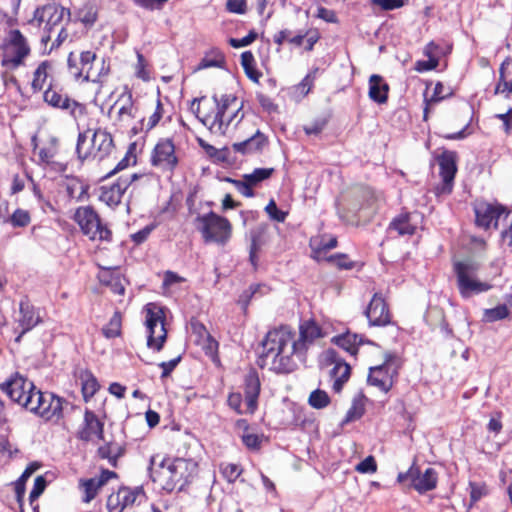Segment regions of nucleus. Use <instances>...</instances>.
Masks as SVG:
<instances>
[{
	"label": "nucleus",
	"mask_w": 512,
	"mask_h": 512,
	"mask_svg": "<svg viewBox=\"0 0 512 512\" xmlns=\"http://www.w3.org/2000/svg\"><path fill=\"white\" fill-rule=\"evenodd\" d=\"M321 337V328L313 321H304L299 326V337L287 326L270 330L262 341V351L257 364L276 373L293 372L298 364L306 360V352L314 341Z\"/></svg>",
	"instance_id": "nucleus-1"
},
{
	"label": "nucleus",
	"mask_w": 512,
	"mask_h": 512,
	"mask_svg": "<svg viewBox=\"0 0 512 512\" xmlns=\"http://www.w3.org/2000/svg\"><path fill=\"white\" fill-rule=\"evenodd\" d=\"M0 389L13 402L46 422L58 423L64 418L65 410L74 408L68 400L54 393L42 392L31 380L20 373H15L7 381L0 384Z\"/></svg>",
	"instance_id": "nucleus-2"
},
{
	"label": "nucleus",
	"mask_w": 512,
	"mask_h": 512,
	"mask_svg": "<svg viewBox=\"0 0 512 512\" xmlns=\"http://www.w3.org/2000/svg\"><path fill=\"white\" fill-rule=\"evenodd\" d=\"M157 458L154 456L150 460V477L168 493L183 491L197 474L198 464L192 459L164 457L158 462Z\"/></svg>",
	"instance_id": "nucleus-3"
},
{
	"label": "nucleus",
	"mask_w": 512,
	"mask_h": 512,
	"mask_svg": "<svg viewBox=\"0 0 512 512\" xmlns=\"http://www.w3.org/2000/svg\"><path fill=\"white\" fill-rule=\"evenodd\" d=\"M212 100L216 107L213 114H202L197 117L214 134L224 135L230 124L237 126L244 118L242 103L233 94H214Z\"/></svg>",
	"instance_id": "nucleus-4"
},
{
	"label": "nucleus",
	"mask_w": 512,
	"mask_h": 512,
	"mask_svg": "<svg viewBox=\"0 0 512 512\" xmlns=\"http://www.w3.org/2000/svg\"><path fill=\"white\" fill-rule=\"evenodd\" d=\"M113 148V138L105 130L87 129L78 135L76 152L81 160L93 157L101 161L111 154Z\"/></svg>",
	"instance_id": "nucleus-5"
},
{
	"label": "nucleus",
	"mask_w": 512,
	"mask_h": 512,
	"mask_svg": "<svg viewBox=\"0 0 512 512\" xmlns=\"http://www.w3.org/2000/svg\"><path fill=\"white\" fill-rule=\"evenodd\" d=\"M480 264L472 259H464L453 263L456 285L462 298L468 299L489 291L492 285L477 278Z\"/></svg>",
	"instance_id": "nucleus-6"
},
{
	"label": "nucleus",
	"mask_w": 512,
	"mask_h": 512,
	"mask_svg": "<svg viewBox=\"0 0 512 512\" xmlns=\"http://www.w3.org/2000/svg\"><path fill=\"white\" fill-rule=\"evenodd\" d=\"M70 10L62 7L55 3H49L37 7L33 12V17L28 21V24L35 25L36 27L43 26V35L41 42L47 44L51 41L52 33L56 31L58 27L64 26L63 21L65 17L67 22L70 21Z\"/></svg>",
	"instance_id": "nucleus-7"
},
{
	"label": "nucleus",
	"mask_w": 512,
	"mask_h": 512,
	"mask_svg": "<svg viewBox=\"0 0 512 512\" xmlns=\"http://www.w3.org/2000/svg\"><path fill=\"white\" fill-rule=\"evenodd\" d=\"M195 225L205 242L224 245L231 236L232 227L229 220L214 212L198 215L195 219Z\"/></svg>",
	"instance_id": "nucleus-8"
},
{
	"label": "nucleus",
	"mask_w": 512,
	"mask_h": 512,
	"mask_svg": "<svg viewBox=\"0 0 512 512\" xmlns=\"http://www.w3.org/2000/svg\"><path fill=\"white\" fill-rule=\"evenodd\" d=\"M74 219L82 232L91 240L107 242L112 240L111 230L102 223L99 215L91 206L79 207L75 212Z\"/></svg>",
	"instance_id": "nucleus-9"
},
{
	"label": "nucleus",
	"mask_w": 512,
	"mask_h": 512,
	"mask_svg": "<svg viewBox=\"0 0 512 512\" xmlns=\"http://www.w3.org/2000/svg\"><path fill=\"white\" fill-rule=\"evenodd\" d=\"M474 213L476 226L484 230L498 229L500 224L505 228V224L511 216V211L503 205L486 201L476 202Z\"/></svg>",
	"instance_id": "nucleus-10"
},
{
	"label": "nucleus",
	"mask_w": 512,
	"mask_h": 512,
	"mask_svg": "<svg viewBox=\"0 0 512 512\" xmlns=\"http://www.w3.org/2000/svg\"><path fill=\"white\" fill-rule=\"evenodd\" d=\"M399 369V359L395 355L388 354L383 364L369 369L367 381L370 385L387 393L393 387L398 377Z\"/></svg>",
	"instance_id": "nucleus-11"
},
{
	"label": "nucleus",
	"mask_w": 512,
	"mask_h": 512,
	"mask_svg": "<svg viewBox=\"0 0 512 512\" xmlns=\"http://www.w3.org/2000/svg\"><path fill=\"white\" fill-rule=\"evenodd\" d=\"M30 52V46L21 31L18 29L10 30L6 43V53L1 61V65L10 69H16L24 64V60Z\"/></svg>",
	"instance_id": "nucleus-12"
},
{
	"label": "nucleus",
	"mask_w": 512,
	"mask_h": 512,
	"mask_svg": "<svg viewBox=\"0 0 512 512\" xmlns=\"http://www.w3.org/2000/svg\"><path fill=\"white\" fill-rule=\"evenodd\" d=\"M145 326L148 332L147 346L157 352L161 351L167 338L162 310L155 311L147 307Z\"/></svg>",
	"instance_id": "nucleus-13"
},
{
	"label": "nucleus",
	"mask_w": 512,
	"mask_h": 512,
	"mask_svg": "<svg viewBox=\"0 0 512 512\" xmlns=\"http://www.w3.org/2000/svg\"><path fill=\"white\" fill-rule=\"evenodd\" d=\"M410 481V486L420 494H424L436 488L438 482V474L435 469L429 467L421 472L418 467L411 466L407 472L399 473L397 481L405 483Z\"/></svg>",
	"instance_id": "nucleus-14"
},
{
	"label": "nucleus",
	"mask_w": 512,
	"mask_h": 512,
	"mask_svg": "<svg viewBox=\"0 0 512 512\" xmlns=\"http://www.w3.org/2000/svg\"><path fill=\"white\" fill-rule=\"evenodd\" d=\"M151 164L168 171H173L177 167L178 158L171 139L163 138L157 142L152 151Z\"/></svg>",
	"instance_id": "nucleus-15"
},
{
	"label": "nucleus",
	"mask_w": 512,
	"mask_h": 512,
	"mask_svg": "<svg viewBox=\"0 0 512 512\" xmlns=\"http://www.w3.org/2000/svg\"><path fill=\"white\" fill-rule=\"evenodd\" d=\"M370 326L383 327L391 324L392 315L381 293H375L364 311Z\"/></svg>",
	"instance_id": "nucleus-16"
},
{
	"label": "nucleus",
	"mask_w": 512,
	"mask_h": 512,
	"mask_svg": "<svg viewBox=\"0 0 512 512\" xmlns=\"http://www.w3.org/2000/svg\"><path fill=\"white\" fill-rule=\"evenodd\" d=\"M136 179H138V175L136 173L131 175H122L112 185L102 186L99 197L100 200L110 207L117 206L121 202L125 191Z\"/></svg>",
	"instance_id": "nucleus-17"
},
{
	"label": "nucleus",
	"mask_w": 512,
	"mask_h": 512,
	"mask_svg": "<svg viewBox=\"0 0 512 512\" xmlns=\"http://www.w3.org/2000/svg\"><path fill=\"white\" fill-rule=\"evenodd\" d=\"M43 99L49 106L66 111L72 116H75L77 109L82 108L80 103L69 98L61 89H57L52 84L44 91Z\"/></svg>",
	"instance_id": "nucleus-18"
},
{
	"label": "nucleus",
	"mask_w": 512,
	"mask_h": 512,
	"mask_svg": "<svg viewBox=\"0 0 512 512\" xmlns=\"http://www.w3.org/2000/svg\"><path fill=\"white\" fill-rule=\"evenodd\" d=\"M326 360L334 364L330 371L331 377L334 379L333 390L339 393L344 384L349 380L351 374V367L344 360H342L337 352L333 349H328L325 353Z\"/></svg>",
	"instance_id": "nucleus-19"
},
{
	"label": "nucleus",
	"mask_w": 512,
	"mask_h": 512,
	"mask_svg": "<svg viewBox=\"0 0 512 512\" xmlns=\"http://www.w3.org/2000/svg\"><path fill=\"white\" fill-rule=\"evenodd\" d=\"M457 155L454 151H444L437 159L440 168V175L443 180L442 191L450 193L453 181L457 172Z\"/></svg>",
	"instance_id": "nucleus-20"
},
{
	"label": "nucleus",
	"mask_w": 512,
	"mask_h": 512,
	"mask_svg": "<svg viewBox=\"0 0 512 512\" xmlns=\"http://www.w3.org/2000/svg\"><path fill=\"white\" fill-rule=\"evenodd\" d=\"M260 380L255 370H250L244 379L245 413L253 414L258 407L260 394Z\"/></svg>",
	"instance_id": "nucleus-21"
},
{
	"label": "nucleus",
	"mask_w": 512,
	"mask_h": 512,
	"mask_svg": "<svg viewBox=\"0 0 512 512\" xmlns=\"http://www.w3.org/2000/svg\"><path fill=\"white\" fill-rule=\"evenodd\" d=\"M41 322L42 317L39 309L32 305L27 297L23 298L19 303V317L17 319L18 326L23 328V333L31 331Z\"/></svg>",
	"instance_id": "nucleus-22"
},
{
	"label": "nucleus",
	"mask_w": 512,
	"mask_h": 512,
	"mask_svg": "<svg viewBox=\"0 0 512 512\" xmlns=\"http://www.w3.org/2000/svg\"><path fill=\"white\" fill-rule=\"evenodd\" d=\"M97 437L99 440L104 438V423L99 420L97 415L86 409L84 413L83 427L78 432V438L82 441H90L93 437Z\"/></svg>",
	"instance_id": "nucleus-23"
},
{
	"label": "nucleus",
	"mask_w": 512,
	"mask_h": 512,
	"mask_svg": "<svg viewBox=\"0 0 512 512\" xmlns=\"http://www.w3.org/2000/svg\"><path fill=\"white\" fill-rule=\"evenodd\" d=\"M268 145V138L260 130H257L251 137L241 142H235L231 145V149L235 153L241 155H252L261 153Z\"/></svg>",
	"instance_id": "nucleus-24"
},
{
	"label": "nucleus",
	"mask_w": 512,
	"mask_h": 512,
	"mask_svg": "<svg viewBox=\"0 0 512 512\" xmlns=\"http://www.w3.org/2000/svg\"><path fill=\"white\" fill-rule=\"evenodd\" d=\"M389 85L377 74H373L369 79V97L378 104L387 102Z\"/></svg>",
	"instance_id": "nucleus-25"
},
{
	"label": "nucleus",
	"mask_w": 512,
	"mask_h": 512,
	"mask_svg": "<svg viewBox=\"0 0 512 512\" xmlns=\"http://www.w3.org/2000/svg\"><path fill=\"white\" fill-rule=\"evenodd\" d=\"M415 217V213H401L391 221L389 229L395 230L399 235H412L416 230V223L413 221Z\"/></svg>",
	"instance_id": "nucleus-26"
},
{
	"label": "nucleus",
	"mask_w": 512,
	"mask_h": 512,
	"mask_svg": "<svg viewBox=\"0 0 512 512\" xmlns=\"http://www.w3.org/2000/svg\"><path fill=\"white\" fill-rule=\"evenodd\" d=\"M79 380L81 382V391L83 399L88 402L95 393L99 390L100 385L96 377L89 370H81L79 374Z\"/></svg>",
	"instance_id": "nucleus-27"
},
{
	"label": "nucleus",
	"mask_w": 512,
	"mask_h": 512,
	"mask_svg": "<svg viewBox=\"0 0 512 512\" xmlns=\"http://www.w3.org/2000/svg\"><path fill=\"white\" fill-rule=\"evenodd\" d=\"M333 341L346 352L355 355L358 351V346L363 343V338L358 334L347 332L334 337Z\"/></svg>",
	"instance_id": "nucleus-28"
},
{
	"label": "nucleus",
	"mask_w": 512,
	"mask_h": 512,
	"mask_svg": "<svg viewBox=\"0 0 512 512\" xmlns=\"http://www.w3.org/2000/svg\"><path fill=\"white\" fill-rule=\"evenodd\" d=\"M125 453V448L121 445L109 442L97 449V454L101 459H107L112 467H117L118 459Z\"/></svg>",
	"instance_id": "nucleus-29"
},
{
	"label": "nucleus",
	"mask_w": 512,
	"mask_h": 512,
	"mask_svg": "<svg viewBox=\"0 0 512 512\" xmlns=\"http://www.w3.org/2000/svg\"><path fill=\"white\" fill-rule=\"evenodd\" d=\"M366 397L360 393L354 397L351 407L348 409L342 424L360 419L365 413Z\"/></svg>",
	"instance_id": "nucleus-30"
},
{
	"label": "nucleus",
	"mask_w": 512,
	"mask_h": 512,
	"mask_svg": "<svg viewBox=\"0 0 512 512\" xmlns=\"http://www.w3.org/2000/svg\"><path fill=\"white\" fill-rule=\"evenodd\" d=\"M241 65L246 76L251 81L258 83L262 73L256 68L254 55L251 51H245L241 54Z\"/></svg>",
	"instance_id": "nucleus-31"
},
{
	"label": "nucleus",
	"mask_w": 512,
	"mask_h": 512,
	"mask_svg": "<svg viewBox=\"0 0 512 512\" xmlns=\"http://www.w3.org/2000/svg\"><path fill=\"white\" fill-rule=\"evenodd\" d=\"M225 64L224 55L217 49L211 50L199 62L196 70H203L211 67L222 68Z\"/></svg>",
	"instance_id": "nucleus-32"
},
{
	"label": "nucleus",
	"mask_w": 512,
	"mask_h": 512,
	"mask_svg": "<svg viewBox=\"0 0 512 512\" xmlns=\"http://www.w3.org/2000/svg\"><path fill=\"white\" fill-rule=\"evenodd\" d=\"M50 68V63L48 61L41 62L33 74V80L31 83V87L33 92H39L43 89L44 84L48 77V69Z\"/></svg>",
	"instance_id": "nucleus-33"
},
{
	"label": "nucleus",
	"mask_w": 512,
	"mask_h": 512,
	"mask_svg": "<svg viewBox=\"0 0 512 512\" xmlns=\"http://www.w3.org/2000/svg\"><path fill=\"white\" fill-rule=\"evenodd\" d=\"M77 17L86 26H92L97 21L98 10L94 4L88 2L78 10Z\"/></svg>",
	"instance_id": "nucleus-34"
},
{
	"label": "nucleus",
	"mask_w": 512,
	"mask_h": 512,
	"mask_svg": "<svg viewBox=\"0 0 512 512\" xmlns=\"http://www.w3.org/2000/svg\"><path fill=\"white\" fill-rule=\"evenodd\" d=\"M273 173L274 168H256L252 173L243 175V178L255 187L262 181L270 178Z\"/></svg>",
	"instance_id": "nucleus-35"
},
{
	"label": "nucleus",
	"mask_w": 512,
	"mask_h": 512,
	"mask_svg": "<svg viewBox=\"0 0 512 512\" xmlns=\"http://www.w3.org/2000/svg\"><path fill=\"white\" fill-rule=\"evenodd\" d=\"M311 246L315 257L321 258L324 253L337 246V239L336 237H331L330 239L326 240L324 237H322L319 241H312Z\"/></svg>",
	"instance_id": "nucleus-36"
},
{
	"label": "nucleus",
	"mask_w": 512,
	"mask_h": 512,
	"mask_svg": "<svg viewBox=\"0 0 512 512\" xmlns=\"http://www.w3.org/2000/svg\"><path fill=\"white\" fill-rule=\"evenodd\" d=\"M80 485L84 490L85 495L83 497V501L85 503L91 502L98 494V490L102 487L96 478L82 480Z\"/></svg>",
	"instance_id": "nucleus-37"
},
{
	"label": "nucleus",
	"mask_w": 512,
	"mask_h": 512,
	"mask_svg": "<svg viewBox=\"0 0 512 512\" xmlns=\"http://www.w3.org/2000/svg\"><path fill=\"white\" fill-rule=\"evenodd\" d=\"M308 403L315 409H323L329 405L330 397L324 390L316 389L311 392Z\"/></svg>",
	"instance_id": "nucleus-38"
},
{
	"label": "nucleus",
	"mask_w": 512,
	"mask_h": 512,
	"mask_svg": "<svg viewBox=\"0 0 512 512\" xmlns=\"http://www.w3.org/2000/svg\"><path fill=\"white\" fill-rule=\"evenodd\" d=\"M469 490H470V505L472 507L475 503L481 500L484 496L488 494L487 485L483 482H469Z\"/></svg>",
	"instance_id": "nucleus-39"
},
{
	"label": "nucleus",
	"mask_w": 512,
	"mask_h": 512,
	"mask_svg": "<svg viewBox=\"0 0 512 512\" xmlns=\"http://www.w3.org/2000/svg\"><path fill=\"white\" fill-rule=\"evenodd\" d=\"M117 495L121 501L122 508L131 507L136 502L140 491L138 489L132 490L127 487H122L118 490Z\"/></svg>",
	"instance_id": "nucleus-40"
},
{
	"label": "nucleus",
	"mask_w": 512,
	"mask_h": 512,
	"mask_svg": "<svg viewBox=\"0 0 512 512\" xmlns=\"http://www.w3.org/2000/svg\"><path fill=\"white\" fill-rule=\"evenodd\" d=\"M78 58L81 68H83L84 81H89L92 66L94 61L96 60V54L92 51H83L78 56Z\"/></svg>",
	"instance_id": "nucleus-41"
},
{
	"label": "nucleus",
	"mask_w": 512,
	"mask_h": 512,
	"mask_svg": "<svg viewBox=\"0 0 512 512\" xmlns=\"http://www.w3.org/2000/svg\"><path fill=\"white\" fill-rule=\"evenodd\" d=\"M9 222L15 228H23L30 224L31 217L28 211L18 208L10 216Z\"/></svg>",
	"instance_id": "nucleus-42"
},
{
	"label": "nucleus",
	"mask_w": 512,
	"mask_h": 512,
	"mask_svg": "<svg viewBox=\"0 0 512 512\" xmlns=\"http://www.w3.org/2000/svg\"><path fill=\"white\" fill-rule=\"evenodd\" d=\"M509 315V309L505 304L498 305L491 309H486L484 312L485 320L488 322H495L505 319Z\"/></svg>",
	"instance_id": "nucleus-43"
},
{
	"label": "nucleus",
	"mask_w": 512,
	"mask_h": 512,
	"mask_svg": "<svg viewBox=\"0 0 512 512\" xmlns=\"http://www.w3.org/2000/svg\"><path fill=\"white\" fill-rule=\"evenodd\" d=\"M220 471L229 483H234L242 473L240 466L233 463L222 464Z\"/></svg>",
	"instance_id": "nucleus-44"
},
{
	"label": "nucleus",
	"mask_w": 512,
	"mask_h": 512,
	"mask_svg": "<svg viewBox=\"0 0 512 512\" xmlns=\"http://www.w3.org/2000/svg\"><path fill=\"white\" fill-rule=\"evenodd\" d=\"M135 144H131L125 154V156L118 162L117 166L108 174L111 176L125 168H127L130 163L136 164V155L134 153Z\"/></svg>",
	"instance_id": "nucleus-45"
},
{
	"label": "nucleus",
	"mask_w": 512,
	"mask_h": 512,
	"mask_svg": "<svg viewBox=\"0 0 512 512\" xmlns=\"http://www.w3.org/2000/svg\"><path fill=\"white\" fill-rule=\"evenodd\" d=\"M67 65H68L69 73L75 79H77V80L80 78L84 79L83 68H81V65L79 63V58L75 53H73V52L69 53L68 59H67Z\"/></svg>",
	"instance_id": "nucleus-46"
},
{
	"label": "nucleus",
	"mask_w": 512,
	"mask_h": 512,
	"mask_svg": "<svg viewBox=\"0 0 512 512\" xmlns=\"http://www.w3.org/2000/svg\"><path fill=\"white\" fill-rule=\"evenodd\" d=\"M47 485L46 478L42 475L37 476L34 480L33 488L29 494L30 505H33L39 496L44 492Z\"/></svg>",
	"instance_id": "nucleus-47"
},
{
	"label": "nucleus",
	"mask_w": 512,
	"mask_h": 512,
	"mask_svg": "<svg viewBox=\"0 0 512 512\" xmlns=\"http://www.w3.org/2000/svg\"><path fill=\"white\" fill-rule=\"evenodd\" d=\"M100 282L104 285H107L111 288L112 292L118 295H124L125 293V287L121 282L120 275H111L110 280H106L105 276L99 277Z\"/></svg>",
	"instance_id": "nucleus-48"
},
{
	"label": "nucleus",
	"mask_w": 512,
	"mask_h": 512,
	"mask_svg": "<svg viewBox=\"0 0 512 512\" xmlns=\"http://www.w3.org/2000/svg\"><path fill=\"white\" fill-rule=\"evenodd\" d=\"M265 212L269 215L270 219L277 222H284L288 215V212L278 209L276 202L271 199L265 207Z\"/></svg>",
	"instance_id": "nucleus-49"
},
{
	"label": "nucleus",
	"mask_w": 512,
	"mask_h": 512,
	"mask_svg": "<svg viewBox=\"0 0 512 512\" xmlns=\"http://www.w3.org/2000/svg\"><path fill=\"white\" fill-rule=\"evenodd\" d=\"M226 181L232 183L237 191L247 198L254 197L253 186L249 184L244 178L243 180H236L232 178H226Z\"/></svg>",
	"instance_id": "nucleus-50"
},
{
	"label": "nucleus",
	"mask_w": 512,
	"mask_h": 512,
	"mask_svg": "<svg viewBox=\"0 0 512 512\" xmlns=\"http://www.w3.org/2000/svg\"><path fill=\"white\" fill-rule=\"evenodd\" d=\"M121 320L120 317L114 315L109 324L102 329V333L106 338H115L120 335Z\"/></svg>",
	"instance_id": "nucleus-51"
},
{
	"label": "nucleus",
	"mask_w": 512,
	"mask_h": 512,
	"mask_svg": "<svg viewBox=\"0 0 512 512\" xmlns=\"http://www.w3.org/2000/svg\"><path fill=\"white\" fill-rule=\"evenodd\" d=\"M359 473H374L377 470V464L373 456H368L355 467Z\"/></svg>",
	"instance_id": "nucleus-52"
},
{
	"label": "nucleus",
	"mask_w": 512,
	"mask_h": 512,
	"mask_svg": "<svg viewBox=\"0 0 512 512\" xmlns=\"http://www.w3.org/2000/svg\"><path fill=\"white\" fill-rule=\"evenodd\" d=\"M193 331L197 334H199L200 336H203V335H206L207 336V340H208V345H207V349L209 351H214L217 349L218 347V342L215 341L212 336L207 332L205 326L201 323H196V324H193Z\"/></svg>",
	"instance_id": "nucleus-53"
},
{
	"label": "nucleus",
	"mask_w": 512,
	"mask_h": 512,
	"mask_svg": "<svg viewBox=\"0 0 512 512\" xmlns=\"http://www.w3.org/2000/svg\"><path fill=\"white\" fill-rule=\"evenodd\" d=\"M134 117L133 114V103H132V95L129 94L127 103L122 105L118 111V119L119 121H127Z\"/></svg>",
	"instance_id": "nucleus-54"
},
{
	"label": "nucleus",
	"mask_w": 512,
	"mask_h": 512,
	"mask_svg": "<svg viewBox=\"0 0 512 512\" xmlns=\"http://www.w3.org/2000/svg\"><path fill=\"white\" fill-rule=\"evenodd\" d=\"M328 261L335 263L340 269H352L354 264L345 254H335L328 258Z\"/></svg>",
	"instance_id": "nucleus-55"
},
{
	"label": "nucleus",
	"mask_w": 512,
	"mask_h": 512,
	"mask_svg": "<svg viewBox=\"0 0 512 512\" xmlns=\"http://www.w3.org/2000/svg\"><path fill=\"white\" fill-rule=\"evenodd\" d=\"M257 38V33L255 31H250L245 37L241 39L231 38L229 43L234 48L246 47L254 42Z\"/></svg>",
	"instance_id": "nucleus-56"
},
{
	"label": "nucleus",
	"mask_w": 512,
	"mask_h": 512,
	"mask_svg": "<svg viewBox=\"0 0 512 512\" xmlns=\"http://www.w3.org/2000/svg\"><path fill=\"white\" fill-rule=\"evenodd\" d=\"M226 9L235 14H245L247 11L246 0H227Z\"/></svg>",
	"instance_id": "nucleus-57"
},
{
	"label": "nucleus",
	"mask_w": 512,
	"mask_h": 512,
	"mask_svg": "<svg viewBox=\"0 0 512 512\" xmlns=\"http://www.w3.org/2000/svg\"><path fill=\"white\" fill-rule=\"evenodd\" d=\"M155 229L154 224H150L131 235V239L135 244H141L147 240L151 232Z\"/></svg>",
	"instance_id": "nucleus-58"
},
{
	"label": "nucleus",
	"mask_w": 512,
	"mask_h": 512,
	"mask_svg": "<svg viewBox=\"0 0 512 512\" xmlns=\"http://www.w3.org/2000/svg\"><path fill=\"white\" fill-rule=\"evenodd\" d=\"M227 402L229 407L235 410L237 414H246L245 409H241L242 395L240 393H230Z\"/></svg>",
	"instance_id": "nucleus-59"
},
{
	"label": "nucleus",
	"mask_w": 512,
	"mask_h": 512,
	"mask_svg": "<svg viewBox=\"0 0 512 512\" xmlns=\"http://www.w3.org/2000/svg\"><path fill=\"white\" fill-rule=\"evenodd\" d=\"M162 113H163V107H162L160 100H158L156 109H155L154 113L149 117L148 122L146 124L147 131L153 129L159 123L160 119L162 118Z\"/></svg>",
	"instance_id": "nucleus-60"
},
{
	"label": "nucleus",
	"mask_w": 512,
	"mask_h": 512,
	"mask_svg": "<svg viewBox=\"0 0 512 512\" xmlns=\"http://www.w3.org/2000/svg\"><path fill=\"white\" fill-rule=\"evenodd\" d=\"M180 361L181 356H178L174 359H171L170 361L159 363V367L162 369L161 378L168 377L171 374V372L177 367Z\"/></svg>",
	"instance_id": "nucleus-61"
},
{
	"label": "nucleus",
	"mask_w": 512,
	"mask_h": 512,
	"mask_svg": "<svg viewBox=\"0 0 512 512\" xmlns=\"http://www.w3.org/2000/svg\"><path fill=\"white\" fill-rule=\"evenodd\" d=\"M495 117L502 121L505 133L510 134L512 132V108L505 113L496 114Z\"/></svg>",
	"instance_id": "nucleus-62"
},
{
	"label": "nucleus",
	"mask_w": 512,
	"mask_h": 512,
	"mask_svg": "<svg viewBox=\"0 0 512 512\" xmlns=\"http://www.w3.org/2000/svg\"><path fill=\"white\" fill-rule=\"evenodd\" d=\"M107 510L108 512H123L121 501L117 493L111 494L107 499Z\"/></svg>",
	"instance_id": "nucleus-63"
},
{
	"label": "nucleus",
	"mask_w": 512,
	"mask_h": 512,
	"mask_svg": "<svg viewBox=\"0 0 512 512\" xmlns=\"http://www.w3.org/2000/svg\"><path fill=\"white\" fill-rule=\"evenodd\" d=\"M501 237L508 246L512 247V212L509 220L505 224V228H503L501 232Z\"/></svg>",
	"instance_id": "nucleus-64"
}]
</instances>
